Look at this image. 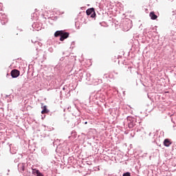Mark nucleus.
<instances>
[{"mask_svg":"<svg viewBox=\"0 0 176 176\" xmlns=\"http://www.w3.org/2000/svg\"><path fill=\"white\" fill-rule=\"evenodd\" d=\"M36 176H44V175L43 173H40L36 175Z\"/></svg>","mask_w":176,"mask_h":176,"instance_id":"10","label":"nucleus"},{"mask_svg":"<svg viewBox=\"0 0 176 176\" xmlns=\"http://www.w3.org/2000/svg\"><path fill=\"white\" fill-rule=\"evenodd\" d=\"M64 31H56L55 33H54V36L56 38L58 37V36H61V35L63 34V32Z\"/></svg>","mask_w":176,"mask_h":176,"instance_id":"6","label":"nucleus"},{"mask_svg":"<svg viewBox=\"0 0 176 176\" xmlns=\"http://www.w3.org/2000/svg\"><path fill=\"white\" fill-rule=\"evenodd\" d=\"M32 173L34 175H37L38 174H40V171L38 170H37L36 168H32Z\"/></svg>","mask_w":176,"mask_h":176,"instance_id":"8","label":"nucleus"},{"mask_svg":"<svg viewBox=\"0 0 176 176\" xmlns=\"http://www.w3.org/2000/svg\"><path fill=\"white\" fill-rule=\"evenodd\" d=\"M87 15H91V18H95L96 16V14L95 12V8H91L86 10Z\"/></svg>","mask_w":176,"mask_h":176,"instance_id":"1","label":"nucleus"},{"mask_svg":"<svg viewBox=\"0 0 176 176\" xmlns=\"http://www.w3.org/2000/svg\"><path fill=\"white\" fill-rule=\"evenodd\" d=\"M149 16L151 20H156L157 19V15L155 14V12H151Z\"/></svg>","mask_w":176,"mask_h":176,"instance_id":"5","label":"nucleus"},{"mask_svg":"<svg viewBox=\"0 0 176 176\" xmlns=\"http://www.w3.org/2000/svg\"><path fill=\"white\" fill-rule=\"evenodd\" d=\"M122 176H131V173L127 172V173H124Z\"/></svg>","mask_w":176,"mask_h":176,"instance_id":"9","label":"nucleus"},{"mask_svg":"<svg viewBox=\"0 0 176 176\" xmlns=\"http://www.w3.org/2000/svg\"><path fill=\"white\" fill-rule=\"evenodd\" d=\"M69 33L63 32L60 36V41H64L65 39H67V38H69Z\"/></svg>","mask_w":176,"mask_h":176,"instance_id":"3","label":"nucleus"},{"mask_svg":"<svg viewBox=\"0 0 176 176\" xmlns=\"http://www.w3.org/2000/svg\"><path fill=\"white\" fill-rule=\"evenodd\" d=\"M10 74L13 78H15L20 76V72L19 70H17V69H13L12 70Z\"/></svg>","mask_w":176,"mask_h":176,"instance_id":"2","label":"nucleus"},{"mask_svg":"<svg viewBox=\"0 0 176 176\" xmlns=\"http://www.w3.org/2000/svg\"><path fill=\"white\" fill-rule=\"evenodd\" d=\"M133 126L131 124H129V127L132 128Z\"/></svg>","mask_w":176,"mask_h":176,"instance_id":"12","label":"nucleus"},{"mask_svg":"<svg viewBox=\"0 0 176 176\" xmlns=\"http://www.w3.org/2000/svg\"><path fill=\"white\" fill-rule=\"evenodd\" d=\"M131 117H127V120H131Z\"/></svg>","mask_w":176,"mask_h":176,"instance_id":"11","label":"nucleus"},{"mask_svg":"<svg viewBox=\"0 0 176 176\" xmlns=\"http://www.w3.org/2000/svg\"><path fill=\"white\" fill-rule=\"evenodd\" d=\"M42 108H43V110L41 111L42 115H44V113H48L49 111L47 109V106H44Z\"/></svg>","mask_w":176,"mask_h":176,"instance_id":"7","label":"nucleus"},{"mask_svg":"<svg viewBox=\"0 0 176 176\" xmlns=\"http://www.w3.org/2000/svg\"><path fill=\"white\" fill-rule=\"evenodd\" d=\"M171 144L172 142L169 139H165L164 141V145L166 147H169Z\"/></svg>","mask_w":176,"mask_h":176,"instance_id":"4","label":"nucleus"}]
</instances>
